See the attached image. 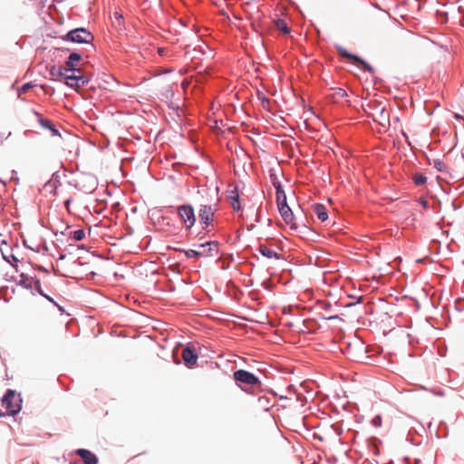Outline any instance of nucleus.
<instances>
[{
  "instance_id": "obj_1",
  "label": "nucleus",
  "mask_w": 464,
  "mask_h": 464,
  "mask_svg": "<svg viewBox=\"0 0 464 464\" xmlns=\"http://www.w3.org/2000/svg\"><path fill=\"white\" fill-rule=\"evenodd\" d=\"M367 113L382 126H386L390 122V112L387 110V102L377 100L370 101L367 104Z\"/></svg>"
},
{
  "instance_id": "obj_2",
  "label": "nucleus",
  "mask_w": 464,
  "mask_h": 464,
  "mask_svg": "<svg viewBox=\"0 0 464 464\" xmlns=\"http://www.w3.org/2000/svg\"><path fill=\"white\" fill-rule=\"evenodd\" d=\"M93 35L85 28H76L67 33L63 39L77 44H88L92 47Z\"/></svg>"
},
{
  "instance_id": "obj_3",
  "label": "nucleus",
  "mask_w": 464,
  "mask_h": 464,
  "mask_svg": "<svg viewBox=\"0 0 464 464\" xmlns=\"http://www.w3.org/2000/svg\"><path fill=\"white\" fill-rule=\"evenodd\" d=\"M21 400L12 390H8L2 400V406L5 409L6 414L14 415L21 410Z\"/></svg>"
},
{
  "instance_id": "obj_4",
  "label": "nucleus",
  "mask_w": 464,
  "mask_h": 464,
  "mask_svg": "<svg viewBox=\"0 0 464 464\" xmlns=\"http://www.w3.org/2000/svg\"><path fill=\"white\" fill-rule=\"evenodd\" d=\"M178 215L187 229H189L194 226L196 222V217L194 214V209L190 205L179 206L178 208Z\"/></svg>"
},
{
  "instance_id": "obj_5",
  "label": "nucleus",
  "mask_w": 464,
  "mask_h": 464,
  "mask_svg": "<svg viewBox=\"0 0 464 464\" xmlns=\"http://www.w3.org/2000/svg\"><path fill=\"white\" fill-rule=\"evenodd\" d=\"M338 53L344 58L352 60L357 66L362 68L364 71H367L371 73L373 72V68L361 59L359 56L350 53L344 47L338 46L337 47Z\"/></svg>"
},
{
  "instance_id": "obj_6",
  "label": "nucleus",
  "mask_w": 464,
  "mask_h": 464,
  "mask_svg": "<svg viewBox=\"0 0 464 464\" xmlns=\"http://www.w3.org/2000/svg\"><path fill=\"white\" fill-rule=\"evenodd\" d=\"M234 379L237 382L244 383L246 385L260 384V381L253 373L246 370H237L234 372Z\"/></svg>"
},
{
  "instance_id": "obj_7",
  "label": "nucleus",
  "mask_w": 464,
  "mask_h": 464,
  "mask_svg": "<svg viewBox=\"0 0 464 464\" xmlns=\"http://www.w3.org/2000/svg\"><path fill=\"white\" fill-rule=\"evenodd\" d=\"M64 79L66 85L75 89L81 88L89 82V79L82 75L81 72L80 73L72 72V75L66 72Z\"/></svg>"
},
{
  "instance_id": "obj_8",
  "label": "nucleus",
  "mask_w": 464,
  "mask_h": 464,
  "mask_svg": "<svg viewBox=\"0 0 464 464\" xmlns=\"http://www.w3.org/2000/svg\"><path fill=\"white\" fill-rule=\"evenodd\" d=\"M215 206L213 207L210 204H201L199 210H198V216L200 220L206 224L209 225L213 221V217L216 212Z\"/></svg>"
},
{
  "instance_id": "obj_9",
  "label": "nucleus",
  "mask_w": 464,
  "mask_h": 464,
  "mask_svg": "<svg viewBox=\"0 0 464 464\" xmlns=\"http://www.w3.org/2000/svg\"><path fill=\"white\" fill-rule=\"evenodd\" d=\"M82 59V55L78 53H72L70 56L68 57V60L65 63V65L63 66V69L66 70V72H78L80 73V69L76 68L74 63L79 62Z\"/></svg>"
},
{
  "instance_id": "obj_10",
  "label": "nucleus",
  "mask_w": 464,
  "mask_h": 464,
  "mask_svg": "<svg viewBox=\"0 0 464 464\" xmlns=\"http://www.w3.org/2000/svg\"><path fill=\"white\" fill-rule=\"evenodd\" d=\"M278 210H279L284 221L287 225H290L291 228H297V227L295 223L294 214H293L291 208H289V206H283V207L279 208Z\"/></svg>"
},
{
  "instance_id": "obj_11",
  "label": "nucleus",
  "mask_w": 464,
  "mask_h": 464,
  "mask_svg": "<svg viewBox=\"0 0 464 464\" xmlns=\"http://www.w3.org/2000/svg\"><path fill=\"white\" fill-rule=\"evenodd\" d=\"M182 359L188 367H192L198 361V355L193 349L186 347L182 351Z\"/></svg>"
},
{
  "instance_id": "obj_12",
  "label": "nucleus",
  "mask_w": 464,
  "mask_h": 464,
  "mask_svg": "<svg viewBox=\"0 0 464 464\" xmlns=\"http://www.w3.org/2000/svg\"><path fill=\"white\" fill-rule=\"evenodd\" d=\"M76 454L82 458L84 464H97V457L88 450L79 449L76 450Z\"/></svg>"
},
{
  "instance_id": "obj_13",
  "label": "nucleus",
  "mask_w": 464,
  "mask_h": 464,
  "mask_svg": "<svg viewBox=\"0 0 464 464\" xmlns=\"http://www.w3.org/2000/svg\"><path fill=\"white\" fill-rule=\"evenodd\" d=\"M276 189V203L278 208L283 206H288L286 202V195L285 191L282 189V186L279 182L274 183Z\"/></svg>"
},
{
  "instance_id": "obj_14",
  "label": "nucleus",
  "mask_w": 464,
  "mask_h": 464,
  "mask_svg": "<svg viewBox=\"0 0 464 464\" xmlns=\"http://www.w3.org/2000/svg\"><path fill=\"white\" fill-rule=\"evenodd\" d=\"M227 199L235 210L240 209L239 195L237 188L228 191Z\"/></svg>"
},
{
  "instance_id": "obj_15",
  "label": "nucleus",
  "mask_w": 464,
  "mask_h": 464,
  "mask_svg": "<svg viewBox=\"0 0 464 464\" xmlns=\"http://www.w3.org/2000/svg\"><path fill=\"white\" fill-rule=\"evenodd\" d=\"M314 212L316 215L317 218L321 220L322 222H324L328 218V214L326 211V208L322 204H315L314 206Z\"/></svg>"
},
{
  "instance_id": "obj_16",
  "label": "nucleus",
  "mask_w": 464,
  "mask_h": 464,
  "mask_svg": "<svg viewBox=\"0 0 464 464\" xmlns=\"http://www.w3.org/2000/svg\"><path fill=\"white\" fill-rule=\"evenodd\" d=\"M50 75H51L53 80L56 81V80H59L60 78H64L65 77L66 70L63 69V66H60V67L53 66L50 69Z\"/></svg>"
},
{
  "instance_id": "obj_17",
  "label": "nucleus",
  "mask_w": 464,
  "mask_h": 464,
  "mask_svg": "<svg viewBox=\"0 0 464 464\" xmlns=\"http://www.w3.org/2000/svg\"><path fill=\"white\" fill-rule=\"evenodd\" d=\"M260 254L267 258H276V259H279L280 256L273 249L271 248H268L267 246H263L261 245L258 248Z\"/></svg>"
},
{
  "instance_id": "obj_18",
  "label": "nucleus",
  "mask_w": 464,
  "mask_h": 464,
  "mask_svg": "<svg viewBox=\"0 0 464 464\" xmlns=\"http://www.w3.org/2000/svg\"><path fill=\"white\" fill-rule=\"evenodd\" d=\"M275 26L278 31L282 32L285 34H288L290 33L289 26L287 25L286 22L283 19L275 20Z\"/></svg>"
},
{
  "instance_id": "obj_19",
  "label": "nucleus",
  "mask_w": 464,
  "mask_h": 464,
  "mask_svg": "<svg viewBox=\"0 0 464 464\" xmlns=\"http://www.w3.org/2000/svg\"><path fill=\"white\" fill-rule=\"evenodd\" d=\"M19 277L20 278L18 280V285H23L26 288H32V282L34 279L33 277L28 276L24 275V273H21Z\"/></svg>"
},
{
  "instance_id": "obj_20",
  "label": "nucleus",
  "mask_w": 464,
  "mask_h": 464,
  "mask_svg": "<svg viewBox=\"0 0 464 464\" xmlns=\"http://www.w3.org/2000/svg\"><path fill=\"white\" fill-rule=\"evenodd\" d=\"M172 248L174 250H176V251H182V252H184V254H185L187 258H192V257L199 258L200 257V254L201 253H198V249L182 250V249L178 248V247H172Z\"/></svg>"
},
{
  "instance_id": "obj_21",
  "label": "nucleus",
  "mask_w": 464,
  "mask_h": 464,
  "mask_svg": "<svg viewBox=\"0 0 464 464\" xmlns=\"http://www.w3.org/2000/svg\"><path fill=\"white\" fill-rule=\"evenodd\" d=\"M122 15L119 13H114L113 14V18H112V24L113 26L118 29V30H121L123 26V23H122Z\"/></svg>"
},
{
  "instance_id": "obj_22",
  "label": "nucleus",
  "mask_w": 464,
  "mask_h": 464,
  "mask_svg": "<svg viewBox=\"0 0 464 464\" xmlns=\"http://www.w3.org/2000/svg\"><path fill=\"white\" fill-rule=\"evenodd\" d=\"M2 254H3V257L8 263H10L14 267H16V263L18 262V258L14 255H13V254L5 255L3 251H2Z\"/></svg>"
},
{
  "instance_id": "obj_23",
  "label": "nucleus",
  "mask_w": 464,
  "mask_h": 464,
  "mask_svg": "<svg viewBox=\"0 0 464 464\" xmlns=\"http://www.w3.org/2000/svg\"><path fill=\"white\" fill-rule=\"evenodd\" d=\"M72 238L75 241H81L84 238L85 233L82 229H78L73 232H72Z\"/></svg>"
},
{
  "instance_id": "obj_24",
  "label": "nucleus",
  "mask_w": 464,
  "mask_h": 464,
  "mask_svg": "<svg viewBox=\"0 0 464 464\" xmlns=\"http://www.w3.org/2000/svg\"><path fill=\"white\" fill-rule=\"evenodd\" d=\"M208 249H209V256H213L218 253V243L215 241L207 242Z\"/></svg>"
},
{
  "instance_id": "obj_25",
  "label": "nucleus",
  "mask_w": 464,
  "mask_h": 464,
  "mask_svg": "<svg viewBox=\"0 0 464 464\" xmlns=\"http://www.w3.org/2000/svg\"><path fill=\"white\" fill-rule=\"evenodd\" d=\"M413 180L417 186H421L426 183L427 178L422 174H417L413 177Z\"/></svg>"
},
{
  "instance_id": "obj_26",
  "label": "nucleus",
  "mask_w": 464,
  "mask_h": 464,
  "mask_svg": "<svg viewBox=\"0 0 464 464\" xmlns=\"http://www.w3.org/2000/svg\"><path fill=\"white\" fill-rule=\"evenodd\" d=\"M198 253H202V254H200V257L201 256H209V249H208L207 243L198 245Z\"/></svg>"
},
{
  "instance_id": "obj_27",
  "label": "nucleus",
  "mask_w": 464,
  "mask_h": 464,
  "mask_svg": "<svg viewBox=\"0 0 464 464\" xmlns=\"http://www.w3.org/2000/svg\"><path fill=\"white\" fill-rule=\"evenodd\" d=\"M33 87L34 85L31 82L24 83L21 88L18 89V97L21 98L22 94L25 93Z\"/></svg>"
},
{
  "instance_id": "obj_28",
  "label": "nucleus",
  "mask_w": 464,
  "mask_h": 464,
  "mask_svg": "<svg viewBox=\"0 0 464 464\" xmlns=\"http://www.w3.org/2000/svg\"><path fill=\"white\" fill-rule=\"evenodd\" d=\"M39 123L41 124V126L46 130H49L51 128V126L53 125V122L47 119H44V118H40L39 119Z\"/></svg>"
},
{
  "instance_id": "obj_29",
  "label": "nucleus",
  "mask_w": 464,
  "mask_h": 464,
  "mask_svg": "<svg viewBox=\"0 0 464 464\" xmlns=\"http://www.w3.org/2000/svg\"><path fill=\"white\" fill-rule=\"evenodd\" d=\"M334 96L336 99H343V98H344V97H346V96H347V93H346L345 90L339 88V89H337V90L335 91V92H334Z\"/></svg>"
},
{
  "instance_id": "obj_30",
  "label": "nucleus",
  "mask_w": 464,
  "mask_h": 464,
  "mask_svg": "<svg viewBox=\"0 0 464 464\" xmlns=\"http://www.w3.org/2000/svg\"><path fill=\"white\" fill-rule=\"evenodd\" d=\"M372 423L374 427H381L382 425V417L380 415H377L375 416L372 420Z\"/></svg>"
},
{
  "instance_id": "obj_31",
  "label": "nucleus",
  "mask_w": 464,
  "mask_h": 464,
  "mask_svg": "<svg viewBox=\"0 0 464 464\" xmlns=\"http://www.w3.org/2000/svg\"><path fill=\"white\" fill-rule=\"evenodd\" d=\"M163 95H165L167 99L171 98L173 96V91L169 86L166 88L165 92H163Z\"/></svg>"
},
{
  "instance_id": "obj_32",
  "label": "nucleus",
  "mask_w": 464,
  "mask_h": 464,
  "mask_svg": "<svg viewBox=\"0 0 464 464\" xmlns=\"http://www.w3.org/2000/svg\"><path fill=\"white\" fill-rule=\"evenodd\" d=\"M49 130L51 131V135L53 137H54V136H59L60 137L61 136L59 131H58V130L55 128V126L53 124L51 126Z\"/></svg>"
},
{
  "instance_id": "obj_33",
  "label": "nucleus",
  "mask_w": 464,
  "mask_h": 464,
  "mask_svg": "<svg viewBox=\"0 0 464 464\" xmlns=\"http://www.w3.org/2000/svg\"><path fill=\"white\" fill-rule=\"evenodd\" d=\"M244 5H249L254 0H242Z\"/></svg>"
},
{
  "instance_id": "obj_34",
  "label": "nucleus",
  "mask_w": 464,
  "mask_h": 464,
  "mask_svg": "<svg viewBox=\"0 0 464 464\" xmlns=\"http://www.w3.org/2000/svg\"><path fill=\"white\" fill-rule=\"evenodd\" d=\"M159 53H160V55H163V53H164V49H163V48H159Z\"/></svg>"
},
{
  "instance_id": "obj_35",
  "label": "nucleus",
  "mask_w": 464,
  "mask_h": 464,
  "mask_svg": "<svg viewBox=\"0 0 464 464\" xmlns=\"http://www.w3.org/2000/svg\"><path fill=\"white\" fill-rule=\"evenodd\" d=\"M454 117H455L456 119H462V116H460V115H459V114H458V113H455V114H454Z\"/></svg>"
},
{
  "instance_id": "obj_36",
  "label": "nucleus",
  "mask_w": 464,
  "mask_h": 464,
  "mask_svg": "<svg viewBox=\"0 0 464 464\" xmlns=\"http://www.w3.org/2000/svg\"><path fill=\"white\" fill-rule=\"evenodd\" d=\"M69 203H70V199H67V200L65 201V205L68 207Z\"/></svg>"
},
{
  "instance_id": "obj_37",
  "label": "nucleus",
  "mask_w": 464,
  "mask_h": 464,
  "mask_svg": "<svg viewBox=\"0 0 464 464\" xmlns=\"http://www.w3.org/2000/svg\"><path fill=\"white\" fill-rule=\"evenodd\" d=\"M423 206L426 208L427 207V201H423Z\"/></svg>"
},
{
  "instance_id": "obj_38",
  "label": "nucleus",
  "mask_w": 464,
  "mask_h": 464,
  "mask_svg": "<svg viewBox=\"0 0 464 464\" xmlns=\"http://www.w3.org/2000/svg\"><path fill=\"white\" fill-rule=\"evenodd\" d=\"M137 459V456H134L133 459H131V462H133L134 459Z\"/></svg>"
},
{
  "instance_id": "obj_39",
  "label": "nucleus",
  "mask_w": 464,
  "mask_h": 464,
  "mask_svg": "<svg viewBox=\"0 0 464 464\" xmlns=\"http://www.w3.org/2000/svg\"><path fill=\"white\" fill-rule=\"evenodd\" d=\"M137 459V456H134L133 459H131V462H133L134 459Z\"/></svg>"
},
{
  "instance_id": "obj_40",
  "label": "nucleus",
  "mask_w": 464,
  "mask_h": 464,
  "mask_svg": "<svg viewBox=\"0 0 464 464\" xmlns=\"http://www.w3.org/2000/svg\"><path fill=\"white\" fill-rule=\"evenodd\" d=\"M137 459V456H134L133 459H131V462H133L134 459Z\"/></svg>"
}]
</instances>
